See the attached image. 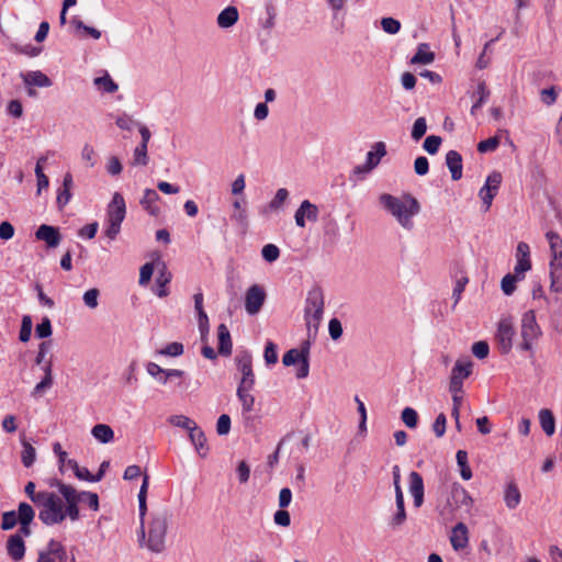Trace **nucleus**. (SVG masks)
I'll return each mask as SVG.
<instances>
[{
  "label": "nucleus",
  "mask_w": 562,
  "mask_h": 562,
  "mask_svg": "<svg viewBox=\"0 0 562 562\" xmlns=\"http://www.w3.org/2000/svg\"><path fill=\"white\" fill-rule=\"evenodd\" d=\"M8 554L14 561H20L25 554V544L21 535H11L7 542Z\"/></svg>",
  "instance_id": "obj_26"
},
{
  "label": "nucleus",
  "mask_w": 562,
  "mask_h": 562,
  "mask_svg": "<svg viewBox=\"0 0 562 562\" xmlns=\"http://www.w3.org/2000/svg\"><path fill=\"white\" fill-rule=\"evenodd\" d=\"M429 46L426 43H422L417 47L416 54L411 58V64L428 65L435 60V53L428 50Z\"/></svg>",
  "instance_id": "obj_34"
},
{
  "label": "nucleus",
  "mask_w": 562,
  "mask_h": 562,
  "mask_svg": "<svg viewBox=\"0 0 562 562\" xmlns=\"http://www.w3.org/2000/svg\"><path fill=\"white\" fill-rule=\"evenodd\" d=\"M456 278H457V280H456V284H454L453 292H452V297L454 299L453 306H456L458 304V302L460 301L461 294L464 291V288L469 282V278L467 277V274L463 270H460V277L456 276Z\"/></svg>",
  "instance_id": "obj_46"
},
{
  "label": "nucleus",
  "mask_w": 562,
  "mask_h": 562,
  "mask_svg": "<svg viewBox=\"0 0 562 562\" xmlns=\"http://www.w3.org/2000/svg\"><path fill=\"white\" fill-rule=\"evenodd\" d=\"M168 513L166 510L156 513L151 516L148 524L146 547L155 553L165 550V539L168 529Z\"/></svg>",
  "instance_id": "obj_3"
},
{
  "label": "nucleus",
  "mask_w": 562,
  "mask_h": 562,
  "mask_svg": "<svg viewBox=\"0 0 562 562\" xmlns=\"http://www.w3.org/2000/svg\"><path fill=\"white\" fill-rule=\"evenodd\" d=\"M149 485V476L147 474L143 477V483L138 492V512L140 519V539L144 540L146 537L144 521L147 513V490Z\"/></svg>",
  "instance_id": "obj_22"
},
{
  "label": "nucleus",
  "mask_w": 562,
  "mask_h": 562,
  "mask_svg": "<svg viewBox=\"0 0 562 562\" xmlns=\"http://www.w3.org/2000/svg\"><path fill=\"white\" fill-rule=\"evenodd\" d=\"M254 386L238 384L236 395L241 404V414L249 419V414L254 411L255 396L251 394Z\"/></svg>",
  "instance_id": "obj_20"
},
{
  "label": "nucleus",
  "mask_w": 562,
  "mask_h": 562,
  "mask_svg": "<svg viewBox=\"0 0 562 562\" xmlns=\"http://www.w3.org/2000/svg\"><path fill=\"white\" fill-rule=\"evenodd\" d=\"M35 237L38 240H44L49 248L57 247L60 241L59 231L56 227L46 224H43L37 228Z\"/></svg>",
  "instance_id": "obj_23"
},
{
  "label": "nucleus",
  "mask_w": 562,
  "mask_h": 562,
  "mask_svg": "<svg viewBox=\"0 0 562 562\" xmlns=\"http://www.w3.org/2000/svg\"><path fill=\"white\" fill-rule=\"evenodd\" d=\"M158 200L159 194L154 189H146L139 203L149 215L158 216L160 214V209L156 205Z\"/></svg>",
  "instance_id": "obj_30"
},
{
  "label": "nucleus",
  "mask_w": 562,
  "mask_h": 562,
  "mask_svg": "<svg viewBox=\"0 0 562 562\" xmlns=\"http://www.w3.org/2000/svg\"><path fill=\"white\" fill-rule=\"evenodd\" d=\"M539 422L542 430L548 435L552 436L555 431V419L552 412L548 408H543L539 412Z\"/></svg>",
  "instance_id": "obj_36"
},
{
  "label": "nucleus",
  "mask_w": 562,
  "mask_h": 562,
  "mask_svg": "<svg viewBox=\"0 0 562 562\" xmlns=\"http://www.w3.org/2000/svg\"><path fill=\"white\" fill-rule=\"evenodd\" d=\"M234 213L232 215V220L236 221L241 225L247 224V213L246 210L241 207V203L238 200L233 202Z\"/></svg>",
  "instance_id": "obj_55"
},
{
  "label": "nucleus",
  "mask_w": 562,
  "mask_h": 562,
  "mask_svg": "<svg viewBox=\"0 0 562 562\" xmlns=\"http://www.w3.org/2000/svg\"><path fill=\"white\" fill-rule=\"evenodd\" d=\"M93 83L99 90L108 93H114L119 89L117 83L113 81L108 72L101 77L94 78Z\"/></svg>",
  "instance_id": "obj_37"
},
{
  "label": "nucleus",
  "mask_w": 562,
  "mask_h": 562,
  "mask_svg": "<svg viewBox=\"0 0 562 562\" xmlns=\"http://www.w3.org/2000/svg\"><path fill=\"white\" fill-rule=\"evenodd\" d=\"M427 132V122L426 119L420 116L415 120L412 127V138L414 140H419Z\"/></svg>",
  "instance_id": "obj_47"
},
{
  "label": "nucleus",
  "mask_w": 562,
  "mask_h": 562,
  "mask_svg": "<svg viewBox=\"0 0 562 562\" xmlns=\"http://www.w3.org/2000/svg\"><path fill=\"white\" fill-rule=\"evenodd\" d=\"M22 454L21 460L25 468H30L33 465L36 459V451L35 448L27 441L22 440Z\"/></svg>",
  "instance_id": "obj_43"
},
{
  "label": "nucleus",
  "mask_w": 562,
  "mask_h": 562,
  "mask_svg": "<svg viewBox=\"0 0 562 562\" xmlns=\"http://www.w3.org/2000/svg\"><path fill=\"white\" fill-rule=\"evenodd\" d=\"M168 423L175 427L183 428L190 431L196 423L184 415H171L168 417Z\"/></svg>",
  "instance_id": "obj_45"
},
{
  "label": "nucleus",
  "mask_w": 562,
  "mask_h": 562,
  "mask_svg": "<svg viewBox=\"0 0 562 562\" xmlns=\"http://www.w3.org/2000/svg\"><path fill=\"white\" fill-rule=\"evenodd\" d=\"M499 145L498 136L490 137L485 140H482L477 144V150L480 153L494 151Z\"/></svg>",
  "instance_id": "obj_62"
},
{
  "label": "nucleus",
  "mask_w": 562,
  "mask_h": 562,
  "mask_svg": "<svg viewBox=\"0 0 562 562\" xmlns=\"http://www.w3.org/2000/svg\"><path fill=\"white\" fill-rule=\"evenodd\" d=\"M525 277H518V274L514 271V273H507L503 277L501 282V288L504 294L512 295L516 290V282L524 280Z\"/></svg>",
  "instance_id": "obj_40"
},
{
  "label": "nucleus",
  "mask_w": 562,
  "mask_h": 562,
  "mask_svg": "<svg viewBox=\"0 0 562 562\" xmlns=\"http://www.w3.org/2000/svg\"><path fill=\"white\" fill-rule=\"evenodd\" d=\"M409 480V493L413 496V503L415 508H420L424 504V494H425V487H424V480L422 475L416 472L412 471L408 475Z\"/></svg>",
  "instance_id": "obj_18"
},
{
  "label": "nucleus",
  "mask_w": 562,
  "mask_h": 562,
  "mask_svg": "<svg viewBox=\"0 0 562 562\" xmlns=\"http://www.w3.org/2000/svg\"><path fill=\"white\" fill-rule=\"evenodd\" d=\"M531 269L530 247L525 241H519L516 248V265L514 271L518 277H525V273Z\"/></svg>",
  "instance_id": "obj_17"
},
{
  "label": "nucleus",
  "mask_w": 562,
  "mask_h": 562,
  "mask_svg": "<svg viewBox=\"0 0 562 562\" xmlns=\"http://www.w3.org/2000/svg\"><path fill=\"white\" fill-rule=\"evenodd\" d=\"M52 346H53L52 340H45L38 345V351H37V355L35 358V363L37 366H41L42 363L47 361L46 355L49 352Z\"/></svg>",
  "instance_id": "obj_61"
},
{
  "label": "nucleus",
  "mask_w": 562,
  "mask_h": 562,
  "mask_svg": "<svg viewBox=\"0 0 562 562\" xmlns=\"http://www.w3.org/2000/svg\"><path fill=\"white\" fill-rule=\"evenodd\" d=\"M37 562H68L66 548L61 542L50 539L45 550L38 552ZM69 562H76L72 555Z\"/></svg>",
  "instance_id": "obj_9"
},
{
  "label": "nucleus",
  "mask_w": 562,
  "mask_h": 562,
  "mask_svg": "<svg viewBox=\"0 0 562 562\" xmlns=\"http://www.w3.org/2000/svg\"><path fill=\"white\" fill-rule=\"evenodd\" d=\"M472 367L473 363L469 358L457 360L451 371L449 390L458 392L460 387H463V380L471 375Z\"/></svg>",
  "instance_id": "obj_12"
},
{
  "label": "nucleus",
  "mask_w": 562,
  "mask_h": 562,
  "mask_svg": "<svg viewBox=\"0 0 562 562\" xmlns=\"http://www.w3.org/2000/svg\"><path fill=\"white\" fill-rule=\"evenodd\" d=\"M265 361L268 366L274 364L278 361L277 346L272 341H268L263 352Z\"/></svg>",
  "instance_id": "obj_59"
},
{
  "label": "nucleus",
  "mask_w": 562,
  "mask_h": 562,
  "mask_svg": "<svg viewBox=\"0 0 562 562\" xmlns=\"http://www.w3.org/2000/svg\"><path fill=\"white\" fill-rule=\"evenodd\" d=\"M262 258L268 262L276 261L280 256L279 248L273 244H267L261 250Z\"/></svg>",
  "instance_id": "obj_54"
},
{
  "label": "nucleus",
  "mask_w": 562,
  "mask_h": 562,
  "mask_svg": "<svg viewBox=\"0 0 562 562\" xmlns=\"http://www.w3.org/2000/svg\"><path fill=\"white\" fill-rule=\"evenodd\" d=\"M401 418L403 423L409 428H415L417 426L418 415L417 412L412 407L404 408L402 411Z\"/></svg>",
  "instance_id": "obj_52"
},
{
  "label": "nucleus",
  "mask_w": 562,
  "mask_h": 562,
  "mask_svg": "<svg viewBox=\"0 0 562 562\" xmlns=\"http://www.w3.org/2000/svg\"><path fill=\"white\" fill-rule=\"evenodd\" d=\"M148 147L145 144L136 146L133 153L132 166H147L149 157L147 154Z\"/></svg>",
  "instance_id": "obj_42"
},
{
  "label": "nucleus",
  "mask_w": 562,
  "mask_h": 562,
  "mask_svg": "<svg viewBox=\"0 0 562 562\" xmlns=\"http://www.w3.org/2000/svg\"><path fill=\"white\" fill-rule=\"evenodd\" d=\"M381 26L385 33L396 34L401 29V23L398 20L393 18H383L381 20Z\"/></svg>",
  "instance_id": "obj_57"
},
{
  "label": "nucleus",
  "mask_w": 562,
  "mask_h": 562,
  "mask_svg": "<svg viewBox=\"0 0 562 562\" xmlns=\"http://www.w3.org/2000/svg\"><path fill=\"white\" fill-rule=\"evenodd\" d=\"M72 183V176L70 173H66L63 180V187L59 189L57 194V204L60 209H63L70 201V189Z\"/></svg>",
  "instance_id": "obj_35"
},
{
  "label": "nucleus",
  "mask_w": 562,
  "mask_h": 562,
  "mask_svg": "<svg viewBox=\"0 0 562 562\" xmlns=\"http://www.w3.org/2000/svg\"><path fill=\"white\" fill-rule=\"evenodd\" d=\"M546 238L549 243L551 254L562 250V238L558 233L549 231L546 233Z\"/></svg>",
  "instance_id": "obj_53"
},
{
  "label": "nucleus",
  "mask_w": 562,
  "mask_h": 562,
  "mask_svg": "<svg viewBox=\"0 0 562 562\" xmlns=\"http://www.w3.org/2000/svg\"><path fill=\"white\" fill-rule=\"evenodd\" d=\"M193 299H194V307H195V311H196L198 317H199V323H200V326L202 327L204 323L207 324V322H209L207 315L203 310L202 292L195 293Z\"/></svg>",
  "instance_id": "obj_49"
},
{
  "label": "nucleus",
  "mask_w": 562,
  "mask_h": 562,
  "mask_svg": "<svg viewBox=\"0 0 562 562\" xmlns=\"http://www.w3.org/2000/svg\"><path fill=\"white\" fill-rule=\"evenodd\" d=\"M457 463L460 467V475L463 480L468 481L472 477V470L468 463V452L459 450L457 452Z\"/></svg>",
  "instance_id": "obj_41"
},
{
  "label": "nucleus",
  "mask_w": 562,
  "mask_h": 562,
  "mask_svg": "<svg viewBox=\"0 0 562 562\" xmlns=\"http://www.w3.org/2000/svg\"><path fill=\"white\" fill-rule=\"evenodd\" d=\"M189 438L192 445L194 446L196 452L202 457H206L209 452V447L206 445V437L203 430L195 425L190 431H189Z\"/></svg>",
  "instance_id": "obj_28"
},
{
  "label": "nucleus",
  "mask_w": 562,
  "mask_h": 562,
  "mask_svg": "<svg viewBox=\"0 0 562 562\" xmlns=\"http://www.w3.org/2000/svg\"><path fill=\"white\" fill-rule=\"evenodd\" d=\"M53 333L50 319L45 316L42 322L35 327V335L37 338H48Z\"/></svg>",
  "instance_id": "obj_48"
},
{
  "label": "nucleus",
  "mask_w": 562,
  "mask_h": 562,
  "mask_svg": "<svg viewBox=\"0 0 562 562\" xmlns=\"http://www.w3.org/2000/svg\"><path fill=\"white\" fill-rule=\"evenodd\" d=\"M504 502L508 509H515L521 502L520 491L515 482L506 484L504 490Z\"/></svg>",
  "instance_id": "obj_32"
},
{
  "label": "nucleus",
  "mask_w": 562,
  "mask_h": 562,
  "mask_svg": "<svg viewBox=\"0 0 562 562\" xmlns=\"http://www.w3.org/2000/svg\"><path fill=\"white\" fill-rule=\"evenodd\" d=\"M32 502L42 507L38 518L44 525L53 526L63 522L60 497L58 495L53 492L41 491L34 495Z\"/></svg>",
  "instance_id": "obj_2"
},
{
  "label": "nucleus",
  "mask_w": 562,
  "mask_h": 562,
  "mask_svg": "<svg viewBox=\"0 0 562 562\" xmlns=\"http://www.w3.org/2000/svg\"><path fill=\"white\" fill-rule=\"evenodd\" d=\"M473 499L468 493V491L459 483H453L451 485L450 495L447 498L446 504L440 509V515H452L453 512L461 507H467L468 509L472 506Z\"/></svg>",
  "instance_id": "obj_8"
},
{
  "label": "nucleus",
  "mask_w": 562,
  "mask_h": 562,
  "mask_svg": "<svg viewBox=\"0 0 562 562\" xmlns=\"http://www.w3.org/2000/svg\"><path fill=\"white\" fill-rule=\"evenodd\" d=\"M162 356L178 357L183 353V345L181 342H170L164 349L159 350Z\"/></svg>",
  "instance_id": "obj_60"
},
{
  "label": "nucleus",
  "mask_w": 562,
  "mask_h": 562,
  "mask_svg": "<svg viewBox=\"0 0 562 562\" xmlns=\"http://www.w3.org/2000/svg\"><path fill=\"white\" fill-rule=\"evenodd\" d=\"M265 299H266V293H265L263 289L257 284L251 285L247 290L246 296H245V308H246L247 313L249 315L257 314L261 310V307L265 303Z\"/></svg>",
  "instance_id": "obj_15"
},
{
  "label": "nucleus",
  "mask_w": 562,
  "mask_h": 562,
  "mask_svg": "<svg viewBox=\"0 0 562 562\" xmlns=\"http://www.w3.org/2000/svg\"><path fill=\"white\" fill-rule=\"evenodd\" d=\"M310 349L311 341L310 338H307L303 341L300 349H290L283 355L282 363L285 367L299 363V368L296 370L297 379H305L310 373Z\"/></svg>",
  "instance_id": "obj_5"
},
{
  "label": "nucleus",
  "mask_w": 562,
  "mask_h": 562,
  "mask_svg": "<svg viewBox=\"0 0 562 562\" xmlns=\"http://www.w3.org/2000/svg\"><path fill=\"white\" fill-rule=\"evenodd\" d=\"M550 267V290L555 293L562 292V250L551 254Z\"/></svg>",
  "instance_id": "obj_16"
},
{
  "label": "nucleus",
  "mask_w": 562,
  "mask_h": 562,
  "mask_svg": "<svg viewBox=\"0 0 562 562\" xmlns=\"http://www.w3.org/2000/svg\"><path fill=\"white\" fill-rule=\"evenodd\" d=\"M154 269H155L154 262H147L144 266H142L140 271H139V280H138L140 285L148 284V282L151 279Z\"/></svg>",
  "instance_id": "obj_63"
},
{
  "label": "nucleus",
  "mask_w": 562,
  "mask_h": 562,
  "mask_svg": "<svg viewBox=\"0 0 562 562\" xmlns=\"http://www.w3.org/2000/svg\"><path fill=\"white\" fill-rule=\"evenodd\" d=\"M158 274L156 278V284L158 286L156 294L159 297H165L169 294L167 289L168 283L171 281L172 274L168 270L166 263L158 259L157 261Z\"/></svg>",
  "instance_id": "obj_24"
},
{
  "label": "nucleus",
  "mask_w": 562,
  "mask_h": 562,
  "mask_svg": "<svg viewBox=\"0 0 562 562\" xmlns=\"http://www.w3.org/2000/svg\"><path fill=\"white\" fill-rule=\"evenodd\" d=\"M441 142L442 138L440 136L430 135L426 137L423 147L428 154L435 155L438 153Z\"/></svg>",
  "instance_id": "obj_51"
},
{
  "label": "nucleus",
  "mask_w": 562,
  "mask_h": 562,
  "mask_svg": "<svg viewBox=\"0 0 562 562\" xmlns=\"http://www.w3.org/2000/svg\"><path fill=\"white\" fill-rule=\"evenodd\" d=\"M237 370L241 373L240 385L255 386L252 358L248 351H240L235 357Z\"/></svg>",
  "instance_id": "obj_11"
},
{
  "label": "nucleus",
  "mask_w": 562,
  "mask_h": 562,
  "mask_svg": "<svg viewBox=\"0 0 562 562\" xmlns=\"http://www.w3.org/2000/svg\"><path fill=\"white\" fill-rule=\"evenodd\" d=\"M396 513L392 516L389 521L391 528H400L406 521V510L404 499L395 501Z\"/></svg>",
  "instance_id": "obj_38"
},
{
  "label": "nucleus",
  "mask_w": 562,
  "mask_h": 562,
  "mask_svg": "<svg viewBox=\"0 0 562 562\" xmlns=\"http://www.w3.org/2000/svg\"><path fill=\"white\" fill-rule=\"evenodd\" d=\"M542 335L541 328L537 323L536 314L532 310L522 314L520 325L521 342L519 348L524 351H531L535 341Z\"/></svg>",
  "instance_id": "obj_6"
},
{
  "label": "nucleus",
  "mask_w": 562,
  "mask_h": 562,
  "mask_svg": "<svg viewBox=\"0 0 562 562\" xmlns=\"http://www.w3.org/2000/svg\"><path fill=\"white\" fill-rule=\"evenodd\" d=\"M380 203L395 217L403 228L408 231L413 228V217L420 211V204L416 198L408 193L401 196L383 193L380 196Z\"/></svg>",
  "instance_id": "obj_1"
},
{
  "label": "nucleus",
  "mask_w": 562,
  "mask_h": 562,
  "mask_svg": "<svg viewBox=\"0 0 562 562\" xmlns=\"http://www.w3.org/2000/svg\"><path fill=\"white\" fill-rule=\"evenodd\" d=\"M324 293L319 286H313L308 292L305 300L304 318L306 322L307 336H312V322L310 316L313 315L314 319L318 321L323 318L324 314Z\"/></svg>",
  "instance_id": "obj_7"
},
{
  "label": "nucleus",
  "mask_w": 562,
  "mask_h": 562,
  "mask_svg": "<svg viewBox=\"0 0 562 562\" xmlns=\"http://www.w3.org/2000/svg\"><path fill=\"white\" fill-rule=\"evenodd\" d=\"M93 438L101 443H109L114 440V431L106 424H97L91 429Z\"/></svg>",
  "instance_id": "obj_33"
},
{
  "label": "nucleus",
  "mask_w": 562,
  "mask_h": 562,
  "mask_svg": "<svg viewBox=\"0 0 562 562\" xmlns=\"http://www.w3.org/2000/svg\"><path fill=\"white\" fill-rule=\"evenodd\" d=\"M475 94L477 95V100L471 108V114H474L490 97V90L487 89L485 81H480L477 83Z\"/></svg>",
  "instance_id": "obj_44"
},
{
  "label": "nucleus",
  "mask_w": 562,
  "mask_h": 562,
  "mask_svg": "<svg viewBox=\"0 0 562 562\" xmlns=\"http://www.w3.org/2000/svg\"><path fill=\"white\" fill-rule=\"evenodd\" d=\"M32 318L30 315H24L22 317V324L20 329L19 338L22 342H27L31 338L32 334Z\"/></svg>",
  "instance_id": "obj_50"
},
{
  "label": "nucleus",
  "mask_w": 562,
  "mask_h": 562,
  "mask_svg": "<svg viewBox=\"0 0 562 562\" xmlns=\"http://www.w3.org/2000/svg\"><path fill=\"white\" fill-rule=\"evenodd\" d=\"M471 350L477 359H485L490 353V346L486 341L480 340L472 345Z\"/></svg>",
  "instance_id": "obj_56"
},
{
  "label": "nucleus",
  "mask_w": 562,
  "mask_h": 562,
  "mask_svg": "<svg viewBox=\"0 0 562 562\" xmlns=\"http://www.w3.org/2000/svg\"><path fill=\"white\" fill-rule=\"evenodd\" d=\"M386 155V146L383 142H376L372 146V150L367 154V160L364 165L355 167L353 172L356 175L367 173L374 169L380 160Z\"/></svg>",
  "instance_id": "obj_14"
},
{
  "label": "nucleus",
  "mask_w": 562,
  "mask_h": 562,
  "mask_svg": "<svg viewBox=\"0 0 562 562\" xmlns=\"http://www.w3.org/2000/svg\"><path fill=\"white\" fill-rule=\"evenodd\" d=\"M446 165L451 172L452 180L462 178V156L457 150H449L446 154Z\"/></svg>",
  "instance_id": "obj_27"
},
{
  "label": "nucleus",
  "mask_w": 562,
  "mask_h": 562,
  "mask_svg": "<svg viewBox=\"0 0 562 562\" xmlns=\"http://www.w3.org/2000/svg\"><path fill=\"white\" fill-rule=\"evenodd\" d=\"M238 19L239 13L237 8L234 5H228L218 13L216 23L221 29H229L237 23Z\"/></svg>",
  "instance_id": "obj_29"
},
{
  "label": "nucleus",
  "mask_w": 562,
  "mask_h": 562,
  "mask_svg": "<svg viewBox=\"0 0 562 562\" xmlns=\"http://www.w3.org/2000/svg\"><path fill=\"white\" fill-rule=\"evenodd\" d=\"M515 335V328L509 319H502L498 323L496 331V340L501 353L507 355L513 347V338Z\"/></svg>",
  "instance_id": "obj_13"
},
{
  "label": "nucleus",
  "mask_w": 562,
  "mask_h": 562,
  "mask_svg": "<svg viewBox=\"0 0 562 562\" xmlns=\"http://www.w3.org/2000/svg\"><path fill=\"white\" fill-rule=\"evenodd\" d=\"M18 520L20 525H30L35 516L33 507L27 503H20L18 507Z\"/></svg>",
  "instance_id": "obj_39"
},
{
  "label": "nucleus",
  "mask_w": 562,
  "mask_h": 562,
  "mask_svg": "<svg viewBox=\"0 0 562 562\" xmlns=\"http://www.w3.org/2000/svg\"><path fill=\"white\" fill-rule=\"evenodd\" d=\"M19 522L16 512L10 510L2 515L1 528L3 530H10Z\"/></svg>",
  "instance_id": "obj_58"
},
{
  "label": "nucleus",
  "mask_w": 562,
  "mask_h": 562,
  "mask_svg": "<svg viewBox=\"0 0 562 562\" xmlns=\"http://www.w3.org/2000/svg\"><path fill=\"white\" fill-rule=\"evenodd\" d=\"M66 505H63V501L60 499V512L63 515V521L66 519V517H69L70 520L76 521L80 517L79 513V503L81 502V495L79 492L74 488L72 491H68L65 488V493L63 495Z\"/></svg>",
  "instance_id": "obj_10"
},
{
  "label": "nucleus",
  "mask_w": 562,
  "mask_h": 562,
  "mask_svg": "<svg viewBox=\"0 0 562 562\" xmlns=\"http://www.w3.org/2000/svg\"><path fill=\"white\" fill-rule=\"evenodd\" d=\"M218 353L222 356H231L232 353V338L231 333L225 324H220L217 327Z\"/></svg>",
  "instance_id": "obj_31"
},
{
  "label": "nucleus",
  "mask_w": 562,
  "mask_h": 562,
  "mask_svg": "<svg viewBox=\"0 0 562 562\" xmlns=\"http://www.w3.org/2000/svg\"><path fill=\"white\" fill-rule=\"evenodd\" d=\"M318 207L315 204L311 203L308 200H304L295 212V224L303 228L305 227V218L311 222H316L318 220Z\"/></svg>",
  "instance_id": "obj_19"
},
{
  "label": "nucleus",
  "mask_w": 562,
  "mask_h": 562,
  "mask_svg": "<svg viewBox=\"0 0 562 562\" xmlns=\"http://www.w3.org/2000/svg\"><path fill=\"white\" fill-rule=\"evenodd\" d=\"M26 87H50L52 80L42 71H27L20 75Z\"/></svg>",
  "instance_id": "obj_25"
},
{
  "label": "nucleus",
  "mask_w": 562,
  "mask_h": 562,
  "mask_svg": "<svg viewBox=\"0 0 562 562\" xmlns=\"http://www.w3.org/2000/svg\"><path fill=\"white\" fill-rule=\"evenodd\" d=\"M126 205L121 193L115 192L106 210V228L104 235L114 240L121 232V224L125 218Z\"/></svg>",
  "instance_id": "obj_4"
},
{
  "label": "nucleus",
  "mask_w": 562,
  "mask_h": 562,
  "mask_svg": "<svg viewBox=\"0 0 562 562\" xmlns=\"http://www.w3.org/2000/svg\"><path fill=\"white\" fill-rule=\"evenodd\" d=\"M450 543L456 551L465 549L469 544V530L465 524L458 522L451 530Z\"/></svg>",
  "instance_id": "obj_21"
},
{
  "label": "nucleus",
  "mask_w": 562,
  "mask_h": 562,
  "mask_svg": "<svg viewBox=\"0 0 562 562\" xmlns=\"http://www.w3.org/2000/svg\"><path fill=\"white\" fill-rule=\"evenodd\" d=\"M99 295H100V292L95 288L86 291L83 294V302H85L86 306H88L89 308H92V310L95 308L99 304V302H98Z\"/></svg>",
  "instance_id": "obj_64"
}]
</instances>
